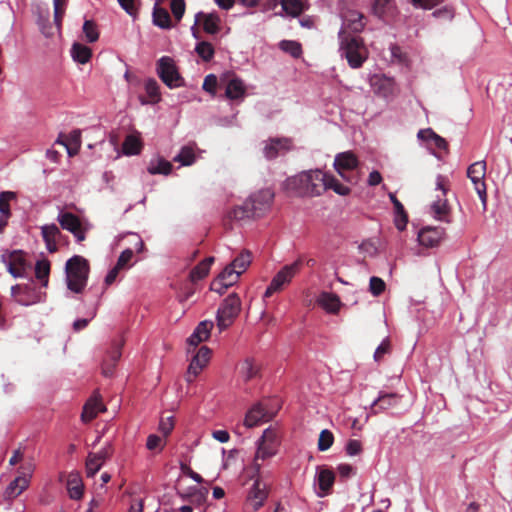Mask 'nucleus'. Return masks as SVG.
Returning a JSON list of instances; mask_svg holds the SVG:
<instances>
[{"mask_svg":"<svg viewBox=\"0 0 512 512\" xmlns=\"http://www.w3.org/2000/svg\"><path fill=\"white\" fill-rule=\"evenodd\" d=\"M437 188L443 192V197H438L431 204V213L436 220L449 223V206L448 201L445 198L447 190L442 184V177L440 175L437 177Z\"/></svg>","mask_w":512,"mask_h":512,"instance_id":"16","label":"nucleus"},{"mask_svg":"<svg viewBox=\"0 0 512 512\" xmlns=\"http://www.w3.org/2000/svg\"><path fill=\"white\" fill-rule=\"evenodd\" d=\"M254 469L256 478L248 492V500L253 501L254 511L259 510L268 497L266 484L263 483L259 477L261 466L258 463H254Z\"/></svg>","mask_w":512,"mask_h":512,"instance_id":"10","label":"nucleus"},{"mask_svg":"<svg viewBox=\"0 0 512 512\" xmlns=\"http://www.w3.org/2000/svg\"><path fill=\"white\" fill-rule=\"evenodd\" d=\"M82 29L88 42L94 43L98 40L99 33L94 21L86 19L83 23Z\"/></svg>","mask_w":512,"mask_h":512,"instance_id":"51","label":"nucleus"},{"mask_svg":"<svg viewBox=\"0 0 512 512\" xmlns=\"http://www.w3.org/2000/svg\"><path fill=\"white\" fill-rule=\"evenodd\" d=\"M334 443V435L329 429H323L318 438L317 449L320 452L327 451Z\"/></svg>","mask_w":512,"mask_h":512,"instance_id":"47","label":"nucleus"},{"mask_svg":"<svg viewBox=\"0 0 512 512\" xmlns=\"http://www.w3.org/2000/svg\"><path fill=\"white\" fill-rule=\"evenodd\" d=\"M46 293L35 287L33 283L24 284L17 298V303L22 306H31L36 303L43 302L45 300Z\"/></svg>","mask_w":512,"mask_h":512,"instance_id":"18","label":"nucleus"},{"mask_svg":"<svg viewBox=\"0 0 512 512\" xmlns=\"http://www.w3.org/2000/svg\"><path fill=\"white\" fill-rule=\"evenodd\" d=\"M142 150V142L136 135L129 134L124 139L121 152L125 156H134L140 154Z\"/></svg>","mask_w":512,"mask_h":512,"instance_id":"34","label":"nucleus"},{"mask_svg":"<svg viewBox=\"0 0 512 512\" xmlns=\"http://www.w3.org/2000/svg\"><path fill=\"white\" fill-rule=\"evenodd\" d=\"M28 487V480L25 477L15 478L6 488L5 494L9 498L20 495Z\"/></svg>","mask_w":512,"mask_h":512,"instance_id":"44","label":"nucleus"},{"mask_svg":"<svg viewBox=\"0 0 512 512\" xmlns=\"http://www.w3.org/2000/svg\"><path fill=\"white\" fill-rule=\"evenodd\" d=\"M57 221L62 229L67 230L70 233L82 226V221L77 215L72 212L64 211L63 209H60Z\"/></svg>","mask_w":512,"mask_h":512,"instance_id":"26","label":"nucleus"},{"mask_svg":"<svg viewBox=\"0 0 512 512\" xmlns=\"http://www.w3.org/2000/svg\"><path fill=\"white\" fill-rule=\"evenodd\" d=\"M67 490L69 497L73 500H80L83 497L84 485L78 472H72L67 479Z\"/></svg>","mask_w":512,"mask_h":512,"instance_id":"27","label":"nucleus"},{"mask_svg":"<svg viewBox=\"0 0 512 512\" xmlns=\"http://www.w3.org/2000/svg\"><path fill=\"white\" fill-rule=\"evenodd\" d=\"M394 208V224L399 231L406 229L408 224V214L401 202H395Z\"/></svg>","mask_w":512,"mask_h":512,"instance_id":"43","label":"nucleus"},{"mask_svg":"<svg viewBox=\"0 0 512 512\" xmlns=\"http://www.w3.org/2000/svg\"><path fill=\"white\" fill-rule=\"evenodd\" d=\"M281 7L285 15L298 17L305 10V5L301 0H281Z\"/></svg>","mask_w":512,"mask_h":512,"instance_id":"39","label":"nucleus"},{"mask_svg":"<svg viewBox=\"0 0 512 512\" xmlns=\"http://www.w3.org/2000/svg\"><path fill=\"white\" fill-rule=\"evenodd\" d=\"M259 373L260 368L252 358H246L240 365V374L246 382L256 378Z\"/></svg>","mask_w":512,"mask_h":512,"instance_id":"38","label":"nucleus"},{"mask_svg":"<svg viewBox=\"0 0 512 512\" xmlns=\"http://www.w3.org/2000/svg\"><path fill=\"white\" fill-rule=\"evenodd\" d=\"M359 164L360 162L356 154L348 150L340 152L335 156L333 167L343 179H346L345 172L357 169Z\"/></svg>","mask_w":512,"mask_h":512,"instance_id":"14","label":"nucleus"},{"mask_svg":"<svg viewBox=\"0 0 512 512\" xmlns=\"http://www.w3.org/2000/svg\"><path fill=\"white\" fill-rule=\"evenodd\" d=\"M335 483V473L325 466H317L314 477L315 494L319 498H324L331 494Z\"/></svg>","mask_w":512,"mask_h":512,"instance_id":"8","label":"nucleus"},{"mask_svg":"<svg viewBox=\"0 0 512 512\" xmlns=\"http://www.w3.org/2000/svg\"><path fill=\"white\" fill-rule=\"evenodd\" d=\"M174 428L173 416H169L165 419H161L159 423V431L167 437Z\"/></svg>","mask_w":512,"mask_h":512,"instance_id":"62","label":"nucleus"},{"mask_svg":"<svg viewBox=\"0 0 512 512\" xmlns=\"http://www.w3.org/2000/svg\"><path fill=\"white\" fill-rule=\"evenodd\" d=\"M217 81V76L215 74L211 73L206 75L202 84V89L209 94L215 95Z\"/></svg>","mask_w":512,"mask_h":512,"instance_id":"56","label":"nucleus"},{"mask_svg":"<svg viewBox=\"0 0 512 512\" xmlns=\"http://www.w3.org/2000/svg\"><path fill=\"white\" fill-rule=\"evenodd\" d=\"M41 235L43 240L46 239H55L57 236L61 235L59 227L54 224H45L41 227Z\"/></svg>","mask_w":512,"mask_h":512,"instance_id":"55","label":"nucleus"},{"mask_svg":"<svg viewBox=\"0 0 512 512\" xmlns=\"http://www.w3.org/2000/svg\"><path fill=\"white\" fill-rule=\"evenodd\" d=\"M1 262L6 266L7 272L15 279L26 277L25 271L14 266V263L8 259L7 253H3L0 257Z\"/></svg>","mask_w":512,"mask_h":512,"instance_id":"50","label":"nucleus"},{"mask_svg":"<svg viewBox=\"0 0 512 512\" xmlns=\"http://www.w3.org/2000/svg\"><path fill=\"white\" fill-rule=\"evenodd\" d=\"M144 89L149 98L143 95L138 96V100L142 106L155 105L162 100L160 85L155 78H147L144 82Z\"/></svg>","mask_w":512,"mask_h":512,"instance_id":"19","label":"nucleus"},{"mask_svg":"<svg viewBox=\"0 0 512 512\" xmlns=\"http://www.w3.org/2000/svg\"><path fill=\"white\" fill-rule=\"evenodd\" d=\"M345 451L349 456L359 455L362 451V444L359 440L350 439L345 445Z\"/></svg>","mask_w":512,"mask_h":512,"instance_id":"60","label":"nucleus"},{"mask_svg":"<svg viewBox=\"0 0 512 512\" xmlns=\"http://www.w3.org/2000/svg\"><path fill=\"white\" fill-rule=\"evenodd\" d=\"M273 199L272 190L261 189L251 194L241 205L235 206L230 215L235 220L260 218L271 208Z\"/></svg>","mask_w":512,"mask_h":512,"instance_id":"1","label":"nucleus"},{"mask_svg":"<svg viewBox=\"0 0 512 512\" xmlns=\"http://www.w3.org/2000/svg\"><path fill=\"white\" fill-rule=\"evenodd\" d=\"M250 263L251 255L248 251H245L238 255L229 265L234 267L235 270L239 269L238 271H241L242 274Z\"/></svg>","mask_w":512,"mask_h":512,"instance_id":"52","label":"nucleus"},{"mask_svg":"<svg viewBox=\"0 0 512 512\" xmlns=\"http://www.w3.org/2000/svg\"><path fill=\"white\" fill-rule=\"evenodd\" d=\"M241 299L235 292L229 294L220 304L216 312L217 327L220 332L226 330L239 315Z\"/></svg>","mask_w":512,"mask_h":512,"instance_id":"5","label":"nucleus"},{"mask_svg":"<svg viewBox=\"0 0 512 512\" xmlns=\"http://www.w3.org/2000/svg\"><path fill=\"white\" fill-rule=\"evenodd\" d=\"M274 414L269 412L262 403L254 404L246 413L245 425L252 428L260 425L261 423L272 420Z\"/></svg>","mask_w":512,"mask_h":512,"instance_id":"17","label":"nucleus"},{"mask_svg":"<svg viewBox=\"0 0 512 512\" xmlns=\"http://www.w3.org/2000/svg\"><path fill=\"white\" fill-rule=\"evenodd\" d=\"M202 29L211 36H216L221 31V18L217 12H210L201 15Z\"/></svg>","mask_w":512,"mask_h":512,"instance_id":"23","label":"nucleus"},{"mask_svg":"<svg viewBox=\"0 0 512 512\" xmlns=\"http://www.w3.org/2000/svg\"><path fill=\"white\" fill-rule=\"evenodd\" d=\"M64 272L68 290L76 294L82 293L89 278V261L83 256L73 255L66 261Z\"/></svg>","mask_w":512,"mask_h":512,"instance_id":"3","label":"nucleus"},{"mask_svg":"<svg viewBox=\"0 0 512 512\" xmlns=\"http://www.w3.org/2000/svg\"><path fill=\"white\" fill-rule=\"evenodd\" d=\"M399 396L394 392L380 391L378 397L370 405L373 413L389 409L397 404Z\"/></svg>","mask_w":512,"mask_h":512,"instance_id":"21","label":"nucleus"},{"mask_svg":"<svg viewBox=\"0 0 512 512\" xmlns=\"http://www.w3.org/2000/svg\"><path fill=\"white\" fill-rule=\"evenodd\" d=\"M211 349L207 346H201L197 353L192 357L188 366L186 381L192 383L208 363L211 356Z\"/></svg>","mask_w":512,"mask_h":512,"instance_id":"11","label":"nucleus"},{"mask_svg":"<svg viewBox=\"0 0 512 512\" xmlns=\"http://www.w3.org/2000/svg\"><path fill=\"white\" fill-rule=\"evenodd\" d=\"M16 198L15 192L2 191L0 193V215L10 218L12 212L10 209L9 201Z\"/></svg>","mask_w":512,"mask_h":512,"instance_id":"46","label":"nucleus"},{"mask_svg":"<svg viewBox=\"0 0 512 512\" xmlns=\"http://www.w3.org/2000/svg\"><path fill=\"white\" fill-rule=\"evenodd\" d=\"M133 255H134V252L130 248L123 250L117 259L116 265L120 269L129 267V263H130Z\"/></svg>","mask_w":512,"mask_h":512,"instance_id":"59","label":"nucleus"},{"mask_svg":"<svg viewBox=\"0 0 512 512\" xmlns=\"http://www.w3.org/2000/svg\"><path fill=\"white\" fill-rule=\"evenodd\" d=\"M8 259L14 263V266L20 268L21 270L27 272V270L32 268L31 262L26 259L27 253L21 249H15L12 251H6Z\"/></svg>","mask_w":512,"mask_h":512,"instance_id":"36","label":"nucleus"},{"mask_svg":"<svg viewBox=\"0 0 512 512\" xmlns=\"http://www.w3.org/2000/svg\"><path fill=\"white\" fill-rule=\"evenodd\" d=\"M103 463L99 460H96L94 458H91V456L88 454L87 460H86V475L88 478H93L98 471L102 468Z\"/></svg>","mask_w":512,"mask_h":512,"instance_id":"54","label":"nucleus"},{"mask_svg":"<svg viewBox=\"0 0 512 512\" xmlns=\"http://www.w3.org/2000/svg\"><path fill=\"white\" fill-rule=\"evenodd\" d=\"M105 408L101 401L98 399H90L86 402L81 413V419L83 422H89L93 420L99 412L104 411Z\"/></svg>","mask_w":512,"mask_h":512,"instance_id":"35","label":"nucleus"},{"mask_svg":"<svg viewBox=\"0 0 512 512\" xmlns=\"http://www.w3.org/2000/svg\"><path fill=\"white\" fill-rule=\"evenodd\" d=\"M195 148V142L182 146L173 161L180 163L181 166L192 165L196 161Z\"/></svg>","mask_w":512,"mask_h":512,"instance_id":"28","label":"nucleus"},{"mask_svg":"<svg viewBox=\"0 0 512 512\" xmlns=\"http://www.w3.org/2000/svg\"><path fill=\"white\" fill-rule=\"evenodd\" d=\"M208 489L205 487H189V495L196 498L197 501H204L208 495Z\"/></svg>","mask_w":512,"mask_h":512,"instance_id":"64","label":"nucleus"},{"mask_svg":"<svg viewBox=\"0 0 512 512\" xmlns=\"http://www.w3.org/2000/svg\"><path fill=\"white\" fill-rule=\"evenodd\" d=\"M257 452L255 462L257 459L266 460L276 454V435L271 427L266 428L261 437L256 441Z\"/></svg>","mask_w":512,"mask_h":512,"instance_id":"9","label":"nucleus"},{"mask_svg":"<svg viewBox=\"0 0 512 512\" xmlns=\"http://www.w3.org/2000/svg\"><path fill=\"white\" fill-rule=\"evenodd\" d=\"M120 7L130 16H135L137 13V0H117Z\"/></svg>","mask_w":512,"mask_h":512,"instance_id":"63","label":"nucleus"},{"mask_svg":"<svg viewBox=\"0 0 512 512\" xmlns=\"http://www.w3.org/2000/svg\"><path fill=\"white\" fill-rule=\"evenodd\" d=\"M422 133H426V134L432 135L434 137V139H433V141H431V143H433V145L436 148L441 149V150L447 149V147H448L447 141L440 135L436 134L431 128H426L425 131H422Z\"/></svg>","mask_w":512,"mask_h":512,"instance_id":"61","label":"nucleus"},{"mask_svg":"<svg viewBox=\"0 0 512 512\" xmlns=\"http://www.w3.org/2000/svg\"><path fill=\"white\" fill-rule=\"evenodd\" d=\"M112 453V446L110 442H107L106 445L100 449L98 452H90L89 455L91 458L101 461L104 463L107 459L110 458Z\"/></svg>","mask_w":512,"mask_h":512,"instance_id":"57","label":"nucleus"},{"mask_svg":"<svg viewBox=\"0 0 512 512\" xmlns=\"http://www.w3.org/2000/svg\"><path fill=\"white\" fill-rule=\"evenodd\" d=\"M445 235V230L442 227L426 226L420 229L417 234V241L419 245L426 248L437 247Z\"/></svg>","mask_w":512,"mask_h":512,"instance_id":"15","label":"nucleus"},{"mask_svg":"<svg viewBox=\"0 0 512 512\" xmlns=\"http://www.w3.org/2000/svg\"><path fill=\"white\" fill-rule=\"evenodd\" d=\"M284 188L286 190L294 192L300 197H315L319 196V190L317 185L312 184L310 171H302L297 175L288 177L284 181Z\"/></svg>","mask_w":512,"mask_h":512,"instance_id":"6","label":"nucleus"},{"mask_svg":"<svg viewBox=\"0 0 512 512\" xmlns=\"http://www.w3.org/2000/svg\"><path fill=\"white\" fill-rule=\"evenodd\" d=\"M214 326L213 321L203 320L194 328L191 335L187 338V344L197 347L201 342L210 337L211 330Z\"/></svg>","mask_w":512,"mask_h":512,"instance_id":"20","label":"nucleus"},{"mask_svg":"<svg viewBox=\"0 0 512 512\" xmlns=\"http://www.w3.org/2000/svg\"><path fill=\"white\" fill-rule=\"evenodd\" d=\"M160 1L161 0H157L154 3L152 11V23L161 29L169 30L173 27L171 18L168 11L164 7L160 6Z\"/></svg>","mask_w":512,"mask_h":512,"instance_id":"22","label":"nucleus"},{"mask_svg":"<svg viewBox=\"0 0 512 512\" xmlns=\"http://www.w3.org/2000/svg\"><path fill=\"white\" fill-rule=\"evenodd\" d=\"M70 54L76 63L84 65L90 61L92 50L84 44L74 42L70 49Z\"/></svg>","mask_w":512,"mask_h":512,"instance_id":"33","label":"nucleus"},{"mask_svg":"<svg viewBox=\"0 0 512 512\" xmlns=\"http://www.w3.org/2000/svg\"><path fill=\"white\" fill-rule=\"evenodd\" d=\"M395 10L394 0H373L371 5L372 14L380 20L393 14Z\"/></svg>","mask_w":512,"mask_h":512,"instance_id":"25","label":"nucleus"},{"mask_svg":"<svg viewBox=\"0 0 512 512\" xmlns=\"http://www.w3.org/2000/svg\"><path fill=\"white\" fill-rule=\"evenodd\" d=\"M336 469L342 480H346L356 474V468L348 463H340Z\"/></svg>","mask_w":512,"mask_h":512,"instance_id":"58","label":"nucleus"},{"mask_svg":"<svg viewBox=\"0 0 512 512\" xmlns=\"http://www.w3.org/2000/svg\"><path fill=\"white\" fill-rule=\"evenodd\" d=\"M245 93V85L240 78L235 77L228 82L225 90V96L228 99L242 100L245 96Z\"/></svg>","mask_w":512,"mask_h":512,"instance_id":"30","label":"nucleus"},{"mask_svg":"<svg viewBox=\"0 0 512 512\" xmlns=\"http://www.w3.org/2000/svg\"><path fill=\"white\" fill-rule=\"evenodd\" d=\"M325 191L330 189L340 196H347L350 194L351 189L342 184L334 175L328 174L324 184Z\"/></svg>","mask_w":512,"mask_h":512,"instance_id":"42","label":"nucleus"},{"mask_svg":"<svg viewBox=\"0 0 512 512\" xmlns=\"http://www.w3.org/2000/svg\"><path fill=\"white\" fill-rule=\"evenodd\" d=\"M173 169V165L170 161L163 157H157L150 160L147 167V171L151 175H169Z\"/></svg>","mask_w":512,"mask_h":512,"instance_id":"31","label":"nucleus"},{"mask_svg":"<svg viewBox=\"0 0 512 512\" xmlns=\"http://www.w3.org/2000/svg\"><path fill=\"white\" fill-rule=\"evenodd\" d=\"M194 51L204 62H210L215 56L213 45L205 40L197 41Z\"/></svg>","mask_w":512,"mask_h":512,"instance_id":"40","label":"nucleus"},{"mask_svg":"<svg viewBox=\"0 0 512 512\" xmlns=\"http://www.w3.org/2000/svg\"><path fill=\"white\" fill-rule=\"evenodd\" d=\"M292 140L288 137H272L269 138L263 147V154L266 159L272 160L280 154H284L291 150Z\"/></svg>","mask_w":512,"mask_h":512,"instance_id":"12","label":"nucleus"},{"mask_svg":"<svg viewBox=\"0 0 512 512\" xmlns=\"http://www.w3.org/2000/svg\"><path fill=\"white\" fill-rule=\"evenodd\" d=\"M364 15L358 11H350L344 23L353 33H360L365 28Z\"/></svg>","mask_w":512,"mask_h":512,"instance_id":"37","label":"nucleus"},{"mask_svg":"<svg viewBox=\"0 0 512 512\" xmlns=\"http://www.w3.org/2000/svg\"><path fill=\"white\" fill-rule=\"evenodd\" d=\"M485 175L486 162L483 160L471 164L467 169V177L474 185V189L483 205L484 210H486L487 205V188L484 181Z\"/></svg>","mask_w":512,"mask_h":512,"instance_id":"7","label":"nucleus"},{"mask_svg":"<svg viewBox=\"0 0 512 512\" xmlns=\"http://www.w3.org/2000/svg\"><path fill=\"white\" fill-rule=\"evenodd\" d=\"M303 265L302 258H298L291 264L284 265L272 278L271 283L279 291L291 282L292 278L300 271Z\"/></svg>","mask_w":512,"mask_h":512,"instance_id":"13","label":"nucleus"},{"mask_svg":"<svg viewBox=\"0 0 512 512\" xmlns=\"http://www.w3.org/2000/svg\"><path fill=\"white\" fill-rule=\"evenodd\" d=\"M50 261L41 253V258L35 263V277L41 282V287L46 288L49 284Z\"/></svg>","mask_w":512,"mask_h":512,"instance_id":"29","label":"nucleus"},{"mask_svg":"<svg viewBox=\"0 0 512 512\" xmlns=\"http://www.w3.org/2000/svg\"><path fill=\"white\" fill-rule=\"evenodd\" d=\"M339 55L346 59L350 68L359 69L367 61L369 50L360 36L345 34L343 28L338 32Z\"/></svg>","mask_w":512,"mask_h":512,"instance_id":"2","label":"nucleus"},{"mask_svg":"<svg viewBox=\"0 0 512 512\" xmlns=\"http://www.w3.org/2000/svg\"><path fill=\"white\" fill-rule=\"evenodd\" d=\"M169 7L176 21H180L185 13V0H169Z\"/></svg>","mask_w":512,"mask_h":512,"instance_id":"53","label":"nucleus"},{"mask_svg":"<svg viewBox=\"0 0 512 512\" xmlns=\"http://www.w3.org/2000/svg\"><path fill=\"white\" fill-rule=\"evenodd\" d=\"M386 289L385 281L378 276H371L369 279L368 291L374 296L379 297Z\"/></svg>","mask_w":512,"mask_h":512,"instance_id":"49","label":"nucleus"},{"mask_svg":"<svg viewBox=\"0 0 512 512\" xmlns=\"http://www.w3.org/2000/svg\"><path fill=\"white\" fill-rule=\"evenodd\" d=\"M215 257L209 256L198 263L189 273V278L192 282L202 280L210 271L211 265L214 263Z\"/></svg>","mask_w":512,"mask_h":512,"instance_id":"32","label":"nucleus"},{"mask_svg":"<svg viewBox=\"0 0 512 512\" xmlns=\"http://www.w3.org/2000/svg\"><path fill=\"white\" fill-rule=\"evenodd\" d=\"M278 47L281 51L295 59L300 58L303 53L301 43L296 40H281L278 43Z\"/></svg>","mask_w":512,"mask_h":512,"instance_id":"41","label":"nucleus"},{"mask_svg":"<svg viewBox=\"0 0 512 512\" xmlns=\"http://www.w3.org/2000/svg\"><path fill=\"white\" fill-rule=\"evenodd\" d=\"M311 181L312 184L317 185V190H319V196L325 191L324 184L326 178L328 177V173L323 172L321 169H310Z\"/></svg>","mask_w":512,"mask_h":512,"instance_id":"48","label":"nucleus"},{"mask_svg":"<svg viewBox=\"0 0 512 512\" xmlns=\"http://www.w3.org/2000/svg\"><path fill=\"white\" fill-rule=\"evenodd\" d=\"M241 271L235 270L234 267L227 265L216 278V284L231 282L232 286L238 281Z\"/></svg>","mask_w":512,"mask_h":512,"instance_id":"45","label":"nucleus"},{"mask_svg":"<svg viewBox=\"0 0 512 512\" xmlns=\"http://www.w3.org/2000/svg\"><path fill=\"white\" fill-rule=\"evenodd\" d=\"M318 303L330 314H337L342 306L339 296L330 292H322L319 296Z\"/></svg>","mask_w":512,"mask_h":512,"instance_id":"24","label":"nucleus"},{"mask_svg":"<svg viewBox=\"0 0 512 512\" xmlns=\"http://www.w3.org/2000/svg\"><path fill=\"white\" fill-rule=\"evenodd\" d=\"M156 73L170 89L185 86V79L181 76L174 59L170 56H162L157 60Z\"/></svg>","mask_w":512,"mask_h":512,"instance_id":"4","label":"nucleus"}]
</instances>
